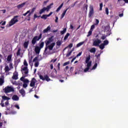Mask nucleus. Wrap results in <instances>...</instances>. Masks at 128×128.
I'll return each mask as SVG.
<instances>
[{"label": "nucleus", "mask_w": 128, "mask_h": 128, "mask_svg": "<svg viewBox=\"0 0 128 128\" xmlns=\"http://www.w3.org/2000/svg\"><path fill=\"white\" fill-rule=\"evenodd\" d=\"M52 36L48 38V40H46L45 44H46V48H54V46H56V43L53 42L50 45V44L52 42Z\"/></svg>", "instance_id": "obj_1"}, {"label": "nucleus", "mask_w": 128, "mask_h": 128, "mask_svg": "<svg viewBox=\"0 0 128 128\" xmlns=\"http://www.w3.org/2000/svg\"><path fill=\"white\" fill-rule=\"evenodd\" d=\"M34 57L32 56H31L29 60V64H32V62H35L34 66L35 68H38V66H40V60L38 59V57L36 56L34 58V59L32 60V58Z\"/></svg>", "instance_id": "obj_2"}, {"label": "nucleus", "mask_w": 128, "mask_h": 128, "mask_svg": "<svg viewBox=\"0 0 128 128\" xmlns=\"http://www.w3.org/2000/svg\"><path fill=\"white\" fill-rule=\"evenodd\" d=\"M90 56H88L86 57V62L87 64L86 66L87 68L84 69V72H88V70L90 68V66H92V61L90 62Z\"/></svg>", "instance_id": "obj_3"}, {"label": "nucleus", "mask_w": 128, "mask_h": 128, "mask_svg": "<svg viewBox=\"0 0 128 128\" xmlns=\"http://www.w3.org/2000/svg\"><path fill=\"white\" fill-rule=\"evenodd\" d=\"M22 70L24 72V74L20 78V80L22 82H24V80H26V79H24V78H26L28 76V67H24Z\"/></svg>", "instance_id": "obj_4"}, {"label": "nucleus", "mask_w": 128, "mask_h": 128, "mask_svg": "<svg viewBox=\"0 0 128 128\" xmlns=\"http://www.w3.org/2000/svg\"><path fill=\"white\" fill-rule=\"evenodd\" d=\"M42 34L40 33L38 36H35L34 37V38L32 39V44L34 46V44H36L37 42H38L40 38H42Z\"/></svg>", "instance_id": "obj_5"}, {"label": "nucleus", "mask_w": 128, "mask_h": 128, "mask_svg": "<svg viewBox=\"0 0 128 128\" xmlns=\"http://www.w3.org/2000/svg\"><path fill=\"white\" fill-rule=\"evenodd\" d=\"M42 34L40 33L38 36H35L34 37V38L32 39V44L34 46V44H36L37 42H38L40 38H42Z\"/></svg>", "instance_id": "obj_6"}, {"label": "nucleus", "mask_w": 128, "mask_h": 128, "mask_svg": "<svg viewBox=\"0 0 128 128\" xmlns=\"http://www.w3.org/2000/svg\"><path fill=\"white\" fill-rule=\"evenodd\" d=\"M18 16H14L10 22L9 26H14V24H16V22H18Z\"/></svg>", "instance_id": "obj_7"}, {"label": "nucleus", "mask_w": 128, "mask_h": 128, "mask_svg": "<svg viewBox=\"0 0 128 128\" xmlns=\"http://www.w3.org/2000/svg\"><path fill=\"white\" fill-rule=\"evenodd\" d=\"M5 94H8V92H14V88L10 86H7L4 89Z\"/></svg>", "instance_id": "obj_8"}, {"label": "nucleus", "mask_w": 128, "mask_h": 128, "mask_svg": "<svg viewBox=\"0 0 128 128\" xmlns=\"http://www.w3.org/2000/svg\"><path fill=\"white\" fill-rule=\"evenodd\" d=\"M39 78L40 80H46V82H50V77H48V74L45 75L44 77L42 74H40Z\"/></svg>", "instance_id": "obj_9"}, {"label": "nucleus", "mask_w": 128, "mask_h": 128, "mask_svg": "<svg viewBox=\"0 0 128 128\" xmlns=\"http://www.w3.org/2000/svg\"><path fill=\"white\" fill-rule=\"evenodd\" d=\"M94 6H90L88 18H92V16H94Z\"/></svg>", "instance_id": "obj_10"}, {"label": "nucleus", "mask_w": 128, "mask_h": 128, "mask_svg": "<svg viewBox=\"0 0 128 128\" xmlns=\"http://www.w3.org/2000/svg\"><path fill=\"white\" fill-rule=\"evenodd\" d=\"M108 40H105L103 44H100V48H104V46H108Z\"/></svg>", "instance_id": "obj_11"}, {"label": "nucleus", "mask_w": 128, "mask_h": 128, "mask_svg": "<svg viewBox=\"0 0 128 128\" xmlns=\"http://www.w3.org/2000/svg\"><path fill=\"white\" fill-rule=\"evenodd\" d=\"M36 78H32L30 83V86H31V88H34V86H36Z\"/></svg>", "instance_id": "obj_12"}, {"label": "nucleus", "mask_w": 128, "mask_h": 128, "mask_svg": "<svg viewBox=\"0 0 128 128\" xmlns=\"http://www.w3.org/2000/svg\"><path fill=\"white\" fill-rule=\"evenodd\" d=\"M100 42H102V41H100V40L97 39L93 42V46H98Z\"/></svg>", "instance_id": "obj_13"}, {"label": "nucleus", "mask_w": 128, "mask_h": 128, "mask_svg": "<svg viewBox=\"0 0 128 128\" xmlns=\"http://www.w3.org/2000/svg\"><path fill=\"white\" fill-rule=\"evenodd\" d=\"M18 72H15L14 74H13V76H12V80H18Z\"/></svg>", "instance_id": "obj_14"}, {"label": "nucleus", "mask_w": 128, "mask_h": 128, "mask_svg": "<svg viewBox=\"0 0 128 128\" xmlns=\"http://www.w3.org/2000/svg\"><path fill=\"white\" fill-rule=\"evenodd\" d=\"M28 82H30V80L28 79H26L24 82L23 88H28Z\"/></svg>", "instance_id": "obj_15"}, {"label": "nucleus", "mask_w": 128, "mask_h": 128, "mask_svg": "<svg viewBox=\"0 0 128 128\" xmlns=\"http://www.w3.org/2000/svg\"><path fill=\"white\" fill-rule=\"evenodd\" d=\"M20 94L24 98V96H26V91H24V88L20 89L19 90Z\"/></svg>", "instance_id": "obj_16"}, {"label": "nucleus", "mask_w": 128, "mask_h": 128, "mask_svg": "<svg viewBox=\"0 0 128 128\" xmlns=\"http://www.w3.org/2000/svg\"><path fill=\"white\" fill-rule=\"evenodd\" d=\"M12 99L13 100H16V101H18V100H20V98H18V96L17 95H14L12 98Z\"/></svg>", "instance_id": "obj_17"}, {"label": "nucleus", "mask_w": 128, "mask_h": 128, "mask_svg": "<svg viewBox=\"0 0 128 128\" xmlns=\"http://www.w3.org/2000/svg\"><path fill=\"white\" fill-rule=\"evenodd\" d=\"M46 50H49L50 52L48 54H52L54 52V50L53 48H46Z\"/></svg>", "instance_id": "obj_18"}, {"label": "nucleus", "mask_w": 128, "mask_h": 128, "mask_svg": "<svg viewBox=\"0 0 128 128\" xmlns=\"http://www.w3.org/2000/svg\"><path fill=\"white\" fill-rule=\"evenodd\" d=\"M30 44V41L28 40L27 42H25L24 43V48H28V44Z\"/></svg>", "instance_id": "obj_19"}, {"label": "nucleus", "mask_w": 128, "mask_h": 128, "mask_svg": "<svg viewBox=\"0 0 128 128\" xmlns=\"http://www.w3.org/2000/svg\"><path fill=\"white\" fill-rule=\"evenodd\" d=\"M25 4H26V2H24L22 4H20L19 5L17 6V8L18 9L22 8H24V6Z\"/></svg>", "instance_id": "obj_20"}, {"label": "nucleus", "mask_w": 128, "mask_h": 128, "mask_svg": "<svg viewBox=\"0 0 128 128\" xmlns=\"http://www.w3.org/2000/svg\"><path fill=\"white\" fill-rule=\"evenodd\" d=\"M72 52H74V49H72V50H68L66 54V56L67 58H68V56H70V54H72Z\"/></svg>", "instance_id": "obj_21"}, {"label": "nucleus", "mask_w": 128, "mask_h": 128, "mask_svg": "<svg viewBox=\"0 0 128 128\" xmlns=\"http://www.w3.org/2000/svg\"><path fill=\"white\" fill-rule=\"evenodd\" d=\"M68 8H70V7H68L64 11V12H62V14L61 16L62 18H64V16H66V12H68Z\"/></svg>", "instance_id": "obj_22"}, {"label": "nucleus", "mask_w": 128, "mask_h": 128, "mask_svg": "<svg viewBox=\"0 0 128 128\" xmlns=\"http://www.w3.org/2000/svg\"><path fill=\"white\" fill-rule=\"evenodd\" d=\"M44 42H42L40 44V47H36L35 48H44Z\"/></svg>", "instance_id": "obj_23"}, {"label": "nucleus", "mask_w": 128, "mask_h": 128, "mask_svg": "<svg viewBox=\"0 0 128 128\" xmlns=\"http://www.w3.org/2000/svg\"><path fill=\"white\" fill-rule=\"evenodd\" d=\"M2 100H10V98L6 96H2Z\"/></svg>", "instance_id": "obj_24"}, {"label": "nucleus", "mask_w": 128, "mask_h": 128, "mask_svg": "<svg viewBox=\"0 0 128 128\" xmlns=\"http://www.w3.org/2000/svg\"><path fill=\"white\" fill-rule=\"evenodd\" d=\"M48 30H50V26H48L46 28L44 29L43 30V32L44 34H46V32H48Z\"/></svg>", "instance_id": "obj_25"}, {"label": "nucleus", "mask_w": 128, "mask_h": 128, "mask_svg": "<svg viewBox=\"0 0 128 128\" xmlns=\"http://www.w3.org/2000/svg\"><path fill=\"white\" fill-rule=\"evenodd\" d=\"M34 52L36 54H38L40 52V48H35Z\"/></svg>", "instance_id": "obj_26"}, {"label": "nucleus", "mask_w": 128, "mask_h": 128, "mask_svg": "<svg viewBox=\"0 0 128 128\" xmlns=\"http://www.w3.org/2000/svg\"><path fill=\"white\" fill-rule=\"evenodd\" d=\"M64 6V3H62L60 6L59 7L57 8V10H56V12H58L59 10H60V8H62V6Z\"/></svg>", "instance_id": "obj_27"}, {"label": "nucleus", "mask_w": 128, "mask_h": 128, "mask_svg": "<svg viewBox=\"0 0 128 128\" xmlns=\"http://www.w3.org/2000/svg\"><path fill=\"white\" fill-rule=\"evenodd\" d=\"M10 68L8 66H6L4 68L5 72H10Z\"/></svg>", "instance_id": "obj_28"}, {"label": "nucleus", "mask_w": 128, "mask_h": 128, "mask_svg": "<svg viewBox=\"0 0 128 128\" xmlns=\"http://www.w3.org/2000/svg\"><path fill=\"white\" fill-rule=\"evenodd\" d=\"M84 44V42H80L78 44H76V48H80V46H82Z\"/></svg>", "instance_id": "obj_29"}, {"label": "nucleus", "mask_w": 128, "mask_h": 128, "mask_svg": "<svg viewBox=\"0 0 128 128\" xmlns=\"http://www.w3.org/2000/svg\"><path fill=\"white\" fill-rule=\"evenodd\" d=\"M48 18V14H43L41 16V18H42L43 20H46Z\"/></svg>", "instance_id": "obj_30"}, {"label": "nucleus", "mask_w": 128, "mask_h": 128, "mask_svg": "<svg viewBox=\"0 0 128 128\" xmlns=\"http://www.w3.org/2000/svg\"><path fill=\"white\" fill-rule=\"evenodd\" d=\"M68 36H70V33H67L64 37V40H66L68 38Z\"/></svg>", "instance_id": "obj_31"}, {"label": "nucleus", "mask_w": 128, "mask_h": 128, "mask_svg": "<svg viewBox=\"0 0 128 128\" xmlns=\"http://www.w3.org/2000/svg\"><path fill=\"white\" fill-rule=\"evenodd\" d=\"M66 32V28H64V30L62 31H60L61 34H64Z\"/></svg>", "instance_id": "obj_32"}, {"label": "nucleus", "mask_w": 128, "mask_h": 128, "mask_svg": "<svg viewBox=\"0 0 128 128\" xmlns=\"http://www.w3.org/2000/svg\"><path fill=\"white\" fill-rule=\"evenodd\" d=\"M96 48H91L90 50V52H92V54H94L96 52Z\"/></svg>", "instance_id": "obj_33"}, {"label": "nucleus", "mask_w": 128, "mask_h": 128, "mask_svg": "<svg viewBox=\"0 0 128 128\" xmlns=\"http://www.w3.org/2000/svg\"><path fill=\"white\" fill-rule=\"evenodd\" d=\"M100 54H96V56L97 58H100V54H102V50H100Z\"/></svg>", "instance_id": "obj_34"}, {"label": "nucleus", "mask_w": 128, "mask_h": 128, "mask_svg": "<svg viewBox=\"0 0 128 128\" xmlns=\"http://www.w3.org/2000/svg\"><path fill=\"white\" fill-rule=\"evenodd\" d=\"M46 12L44 8H43L40 10L39 14H43V12Z\"/></svg>", "instance_id": "obj_35"}, {"label": "nucleus", "mask_w": 128, "mask_h": 128, "mask_svg": "<svg viewBox=\"0 0 128 128\" xmlns=\"http://www.w3.org/2000/svg\"><path fill=\"white\" fill-rule=\"evenodd\" d=\"M4 80L2 78H0V86H2L4 83Z\"/></svg>", "instance_id": "obj_36"}, {"label": "nucleus", "mask_w": 128, "mask_h": 128, "mask_svg": "<svg viewBox=\"0 0 128 128\" xmlns=\"http://www.w3.org/2000/svg\"><path fill=\"white\" fill-rule=\"evenodd\" d=\"M92 34V30H90V31L88 32V34L87 35V37L90 36Z\"/></svg>", "instance_id": "obj_37"}, {"label": "nucleus", "mask_w": 128, "mask_h": 128, "mask_svg": "<svg viewBox=\"0 0 128 128\" xmlns=\"http://www.w3.org/2000/svg\"><path fill=\"white\" fill-rule=\"evenodd\" d=\"M8 62H10L12 60V55L8 56L7 58Z\"/></svg>", "instance_id": "obj_38"}, {"label": "nucleus", "mask_w": 128, "mask_h": 128, "mask_svg": "<svg viewBox=\"0 0 128 128\" xmlns=\"http://www.w3.org/2000/svg\"><path fill=\"white\" fill-rule=\"evenodd\" d=\"M48 52H50V50H46L45 48L44 54V56H46V54H48Z\"/></svg>", "instance_id": "obj_39"}, {"label": "nucleus", "mask_w": 128, "mask_h": 128, "mask_svg": "<svg viewBox=\"0 0 128 128\" xmlns=\"http://www.w3.org/2000/svg\"><path fill=\"white\" fill-rule=\"evenodd\" d=\"M17 56H20V48H19L16 53Z\"/></svg>", "instance_id": "obj_40"}, {"label": "nucleus", "mask_w": 128, "mask_h": 128, "mask_svg": "<svg viewBox=\"0 0 128 128\" xmlns=\"http://www.w3.org/2000/svg\"><path fill=\"white\" fill-rule=\"evenodd\" d=\"M24 64L25 66V68H28V62H26V60H24Z\"/></svg>", "instance_id": "obj_41"}, {"label": "nucleus", "mask_w": 128, "mask_h": 128, "mask_svg": "<svg viewBox=\"0 0 128 128\" xmlns=\"http://www.w3.org/2000/svg\"><path fill=\"white\" fill-rule=\"evenodd\" d=\"M56 46H62V41L58 40L56 42Z\"/></svg>", "instance_id": "obj_42"}, {"label": "nucleus", "mask_w": 128, "mask_h": 128, "mask_svg": "<svg viewBox=\"0 0 128 128\" xmlns=\"http://www.w3.org/2000/svg\"><path fill=\"white\" fill-rule=\"evenodd\" d=\"M36 10V7H34L32 8L31 12H30V14H34V11Z\"/></svg>", "instance_id": "obj_43"}, {"label": "nucleus", "mask_w": 128, "mask_h": 128, "mask_svg": "<svg viewBox=\"0 0 128 128\" xmlns=\"http://www.w3.org/2000/svg\"><path fill=\"white\" fill-rule=\"evenodd\" d=\"M97 66H98V63H96L93 66V67L92 68V70H96Z\"/></svg>", "instance_id": "obj_44"}, {"label": "nucleus", "mask_w": 128, "mask_h": 128, "mask_svg": "<svg viewBox=\"0 0 128 128\" xmlns=\"http://www.w3.org/2000/svg\"><path fill=\"white\" fill-rule=\"evenodd\" d=\"M100 24V20L98 19H96V24H94L95 26H98Z\"/></svg>", "instance_id": "obj_45"}, {"label": "nucleus", "mask_w": 128, "mask_h": 128, "mask_svg": "<svg viewBox=\"0 0 128 128\" xmlns=\"http://www.w3.org/2000/svg\"><path fill=\"white\" fill-rule=\"evenodd\" d=\"M30 10L27 11L24 14H22V16H26V14H30Z\"/></svg>", "instance_id": "obj_46"}, {"label": "nucleus", "mask_w": 128, "mask_h": 128, "mask_svg": "<svg viewBox=\"0 0 128 128\" xmlns=\"http://www.w3.org/2000/svg\"><path fill=\"white\" fill-rule=\"evenodd\" d=\"M95 24H92L91 27H90V30H94V28H95Z\"/></svg>", "instance_id": "obj_47"}, {"label": "nucleus", "mask_w": 128, "mask_h": 128, "mask_svg": "<svg viewBox=\"0 0 128 128\" xmlns=\"http://www.w3.org/2000/svg\"><path fill=\"white\" fill-rule=\"evenodd\" d=\"M56 60H58V59L57 58H56V59H52L50 60V62H53V63H54L56 62Z\"/></svg>", "instance_id": "obj_48"}, {"label": "nucleus", "mask_w": 128, "mask_h": 128, "mask_svg": "<svg viewBox=\"0 0 128 128\" xmlns=\"http://www.w3.org/2000/svg\"><path fill=\"white\" fill-rule=\"evenodd\" d=\"M100 10H102V3H100Z\"/></svg>", "instance_id": "obj_49"}, {"label": "nucleus", "mask_w": 128, "mask_h": 128, "mask_svg": "<svg viewBox=\"0 0 128 128\" xmlns=\"http://www.w3.org/2000/svg\"><path fill=\"white\" fill-rule=\"evenodd\" d=\"M68 64H70V62H64L63 64V66H68Z\"/></svg>", "instance_id": "obj_50"}, {"label": "nucleus", "mask_w": 128, "mask_h": 128, "mask_svg": "<svg viewBox=\"0 0 128 128\" xmlns=\"http://www.w3.org/2000/svg\"><path fill=\"white\" fill-rule=\"evenodd\" d=\"M82 52H80L76 56V58H78V56H82Z\"/></svg>", "instance_id": "obj_51"}, {"label": "nucleus", "mask_w": 128, "mask_h": 128, "mask_svg": "<svg viewBox=\"0 0 128 128\" xmlns=\"http://www.w3.org/2000/svg\"><path fill=\"white\" fill-rule=\"evenodd\" d=\"M0 104L2 106V108H4V100H2V102L0 103Z\"/></svg>", "instance_id": "obj_52"}, {"label": "nucleus", "mask_w": 128, "mask_h": 128, "mask_svg": "<svg viewBox=\"0 0 128 128\" xmlns=\"http://www.w3.org/2000/svg\"><path fill=\"white\" fill-rule=\"evenodd\" d=\"M58 70H60V63L58 64Z\"/></svg>", "instance_id": "obj_53"}, {"label": "nucleus", "mask_w": 128, "mask_h": 128, "mask_svg": "<svg viewBox=\"0 0 128 128\" xmlns=\"http://www.w3.org/2000/svg\"><path fill=\"white\" fill-rule=\"evenodd\" d=\"M40 16H38L36 15V14H34V20H36V18H40Z\"/></svg>", "instance_id": "obj_54"}, {"label": "nucleus", "mask_w": 128, "mask_h": 128, "mask_svg": "<svg viewBox=\"0 0 128 128\" xmlns=\"http://www.w3.org/2000/svg\"><path fill=\"white\" fill-rule=\"evenodd\" d=\"M55 22H58V17L57 16H56Z\"/></svg>", "instance_id": "obj_55"}, {"label": "nucleus", "mask_w": 128, "mask_h": 128, "mask_svg": "<svg viewBox=\"0 0 128 128\" xmlns=\"http://www.w3.org/2000/svg\"><path fill=\"white\" fill-rule=\"evenodd\" d=\"M106 14H108V8H106Z\"/></svg>", "instance_id": "obj_56"}, {"label": "nucleus", "mask_w": 128, "mask_h": 128, "mask_svg": "<svg viewBox=\"0 0 128 128\" xmlns=\"http://www.w3.org/2000/svg\"><path fill=\"white\" fill-rule=\"evenodd\" d=\"M106 36H102L101 37V40H106Z\"/></svg>", "instance_id": "obj_57"}, {"label": "nucleus", "mask_w": 128, "mask_h": 128, "mask_svg": "<svg viewBox=\"0 0 128 128\" xmlns=\"http://www.w3.org/2000/svg\"><path fill=\"white\" fill-rule=\"evenodd\" d=\"M0 24H2V26H5L6 25V22H4L3 23H2V22H0Z\"/></svg>", "instance_id": "obj_58"}, {"label": "nucleus", "mask_w": 128, "mask_h": 128, "mask_svg": "<svg viewBox=\"0 0 128 128\" xmlns=\"http://www.w3.org/2000/svg\"><path fill=\"white\" fill-rule=\"evenodd\" d=\"M8 104H10V103L8 102V101H6V102H5V106H8Z\"/></svg>", "instance_id": "obj_59"}, {"label": "nucleus", "mask_w": 128, "mask_h": 128, "mask_svg": "<svg viewBox=\"0 0 128 128\" xmlns=\"http://www.w3.org/2000/svg\"><path fill=\"white\" fill-rule=\"evenodd\" d=\"M68 48H72V44H70L68 46Z\"/></svg>", "instance_id": "obj_60"}, {"label": "nucleus", "mask_w": 128, "mask_h": 128, "mask_svg": "<svg viewBox=\"0 0 128 128\" xmlns=\"http://www.w3.org/2000/svg\"><path fill=\"white\" fill-rule=\"evenodd\" d=\"M50 70H52L54 68V65L52 64H50Z\"/></svg>", "instance_id": "obj_61"}, {"label": "nucleus", "mask_w": 128, "mask_h": 128, "mask_svg": "<svg viewBox=\"0 0 128 128\" xmlns=\"http://www.w3.org/2000/svg\"><path fill=\"white\" fill-rule=\"evenodd\" d=\"M15 108H18V110H20V106H18V105L16 104L14 106Z\"/></svg>", "instance_id": "obj_62"}, {"label": "nucleus", "mask_w": 128, "mask_h": 128, "mask_svg": "<svg viewBox=\"0 0 128 128\" xmlns=\"http://www.w3.org/2000/svg\"><path fill=\"white\" fill-rule=\"evenodd\" d=\"M68 70V66H66L64 69V72H66Z\"/></svg>", "instance_id": "obj_63"}, {"label": "nucleus", "mask_w": 128, "mask_h": 128, "mask_svg": "<svg viewBox=\"0 0 128 128\" xmlns=\"http://www.w3.org/2000/svg\"><path fill=\"white\" fill-rule=\"evenodd\" d=\"M88 4H85V5H84V8H86V10H88Z\"/></svg>", "instance_id": "obj_64"}]
</instances>
